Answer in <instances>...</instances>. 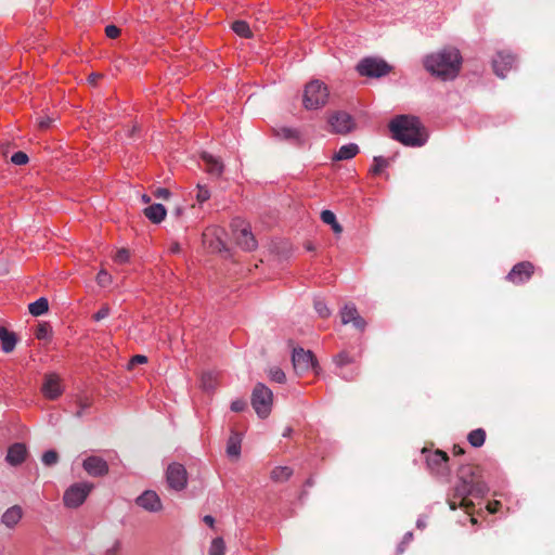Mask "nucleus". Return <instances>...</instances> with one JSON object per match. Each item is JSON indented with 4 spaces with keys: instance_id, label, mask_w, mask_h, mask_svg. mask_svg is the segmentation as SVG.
<instances>
[{
    "instance_id": "obj_1",
    "label": "nucleus",
    "mask_w": 555,
    "mask_h": 555,
    "mask_svg": "<svg viewBox=\"0 0 555 555\" xmlns=\"http://www.w3.org/2000/svg\"><path fill=\"white\" fill-rule=\"evenodd\" d=\"M489 488L482 480L481 469L475 465H464L459 469V482L454 487L452 498L448 499L450 509L462 507L468 515H473L475 504L468 496L483 498Z\"/></svg>"
},
{
    "instance_id": "obj_2",
    "label": "nucleus",
    "mask_w": 555,
    "mask_h": 555,
    "mask_svg": "<svg viewBox=\"0 0 555 555\" xmlns=\"http://www.w3.org/2000/svg\"><path fill=\"white\" fill-rule=\"evenodd\" d=\"M392 139L406 146H422L427 141V132L415 116L399 115L389 122Z\"/></svg>"
},
{
    "instance_id": "obj_3",
    "label": "nucleus",
    "mask_w": 555,
    "mask_h": 555,
    "mask_svg": "<svg viewBox=\"0 0 555 555\" xmlns=\"http://www.w3.org/2000/svg\"><path fill=\"white\" fill-rule=\"evenodd\" d=\"M425 68L442 80L454 79L462 66V56L455 48H444L426 56Z\"/></svg>"
},
{
    "instance_id": "obj_4",
    "label": "nucleus",
    "mask_w": 555,
    "mask_h": 555,
    "mask_svg": "<svg viewBox=\"0 0 555 555\" xmlns=\"http://www.w3.org/2000/svg\"><path fill=\"white\" fill-rule=\"evenodd\" d=\"M328 95L325 83L320 80H312L305 87L302 104L307 109H318L327 103Z\"/></svg>"
},
{
    "instance_id": "obj_5",
    "label": "nucleus",
    "mask_w": 555,
    "mask_h": 555,
    "mask_svg": "<svg viewBox=\"0 0 555 555\" xmlns=\"http://www.w3.org/2000/svg\"><path fill=\"white\" fill-rule=\"evenodd\" d=\"M250 401L257 415L266 418L271 412L273 393L266 385L258 383L254 387Z\"/></svg>"
},
{
    "instance_id": "obj_6",
    "label": "nucleus",
    "mask_w": 555,
    "mask_h": 555,
    "mask_svg": "<svg viewBox=\"0 0 555 555\" xmlns=\"http://www.w3.org/2000/svg\"><path fill=\"white\" fill-rule=\"evenodd\" d=\"M92 489L93 485L90 482H77L72 485L64 493V504L70 508L80 506Z\"/></svg>"
},
{
    "instance_id": "obj_7",
    "label": "nucleus",
    "mask_w": 555,
    "mask_h": 555,
    "mask_svg": "<svg viewBox=\"0 0 555 555\" xmlns=\"http://www.w3.org/2000/svg\"><path fill=\"white\" fill-rule=\"evenodd\" d=\"M390 66L383 60L365 57L358 65L357 70L361 76L379 78L390 72Z\"/></svg>"
},
{
    "instance_id": "obj_8",
    "label": "nucleus",
    "mask_w": 555,
    "mask_h": 555,
    "mask_svg": "<svg viewBox=\"0 0 555 555\" xmlns=\"http://www.w3.org/2000/svg\"><path fill=\"white\" fill-rule=\"evenodd\" d=\"M234 240L242 249L250 251L257 247V242L249 228L244 225V221L235 219L232 224Z\"/></svg>"
},
{
    "instance_id": "obj_9",
    "label": "nucleus",
    "mask_w": 555,
    "mask_h": 555,
    "mask_svg": "<svg viewBox=\"0 0 555 555\" xmlns=\"http://www.w3.org/2000/svg\"><path fill=\"white\" fill-rule=\"evenodd\" d=\"M294 370L298 375H301L309 370H315L318 366L317 360L311 351H306L302 348H295L292 357Z\"/></svg>"
},
{
    "instance_id": "obj_10",
    "label": "nucleus",
    "mask_w": 555,
    "mask_h": 555,
    "mask_svg": "<svg viewBox=\"0 0 555 555\" xmlns=\"http://www.w3.org/2000/svg\"><path fill=\"white\" fill-rule=\"evenodd\" d=\"M332 131L338 134H347L356 129V121L346 112H335L328 118Z\"/></svg>"
},
{
    "instance_id": "obj_11",
    "label": "nucleus",
    "mask_w": 555,
    "mask_h": 555,
    "mask_svg": "<svg viewBox=\"0 0 555 555\" xmlns=\"http://www.w3.org/2000/svg\"><path fill=\"white\" fill-rule=\"evenodd\" d=\"M166 479L171 489L180 491L186 486L188 473L182 464L172 463L167 468Z\"/></svg>"
},
{
    "instance_id": "obj_12",
    "label": "nucleus",
    "mask_w": 555,
    "mask_h": 555,
    "mask_svg": "<svg viewBox=\"0 0 555 555\" xmlns=\"http://www.w3.org/2000/svg\"><path fill=\"white\" fill-rule=\"evenodd\" d=\"M534 272V266L530 261H521L516 263L506 279L513 284H522L530 280Z\"/></svg>"
},
{
    "instance_id": "obj_13",
    "label": "nucleus",
    "mask_w": 555,
    "mask_h": 555,
    "mask_svg": "<svg viewBox=\"0 0 555 555\" xmlns=\"http://www.w3.org/2000/svg\"><path fill=\"white\" fill-rule=\"evenodd\" d=\"M449 456L442 450L428 452L426 463L431 473L443 475L448 470Z\"/></svg>"
},
{
    "instance_id": "obj_14",
    "label": "nucleus",
    "mask_w": 555,
    "mask_h": 555,
    "mask_svg": "<svg viewBox=\"0 0 555 555\" xmlns=\"http://www.w3.org/2000/svg\"><path fill=\"white\" fill-rule=\"evenodd\" d=\"M82 467L92 477H102L108 474V464L100 456H88L83 460Z\"/></svg>"
},
{
    "instance_id": "obj_15",
    "label": "nucleus",
    "mask_w": 555,
    "mask_h": 555,
    "mask_svg": "<svg viewBox=\"0 0 555 555\" xmlns=\"http://www.w3.org/2000/svg\"><path fill=\"white\" fill-rule=\"evenodd\" d=\"M43 396L50 400L59 398L63 388L61 385V377L55 373H49L44 376V382L41 387Z\"/></svg>"
},
{
    "instance_id": "obj_16",
    "label": "nucleus",
    "mask_w": 555,
    "mask_h": 555,
    "mask_svg": "<svg viewBox=\"0 0 555 555\" xmlns=\"http://www.w3.org/2000/svg\"><path fill=\"white\" fill-rule=\"evenodd\" d=\"M135 503L150 513H157L163 508L158 494L152 490L144 491L137 498Z\"/></svg>"
},
{
    "instance_id": "obj_17",
    "label": "nucleus",
    "mask_w": 555,
    "mask_h": 555,
    "mask_svg": "<svg viewBox=\"0 0 555 555\" xmlns=\"http://www.w3.org/2000/svg\"><path fill=\"white\" fill-rule=\"evenodd\" d=\"M340 317L343 324L352 323L359 331H364L366 326L365 320L358 313L353 304L346 305L340 312Z\"/></svg>"
},
{
    "instance_id": "obj_18",
    "label": "nucleus",
    "mask_w": 555,
    "mask_h": 555,
    "mask_svg": "<svg viewBox=\"0 0 555 555\" xmlns=\"http://www.w3.org/2000/svg\"><path fill=\"white\" fill-rule=\"evenodd\" d=\"M515 57L511 53L499 52L492 62L495 75L505 78L506 73L513 67Z\"/></svg>"
},
{
    "instance_id": "obj_19",
    "label": "nucleus",
    "mask_w": 555,
    "mask_h": 555,
    "mask_svg": "<svg viewBox=\"0 0 555 555\" xmlns=\"http://www.w3.org/2000/svg\"><path fill=\"white\" fill-rule=\"evenodd\" d=\"M27 454L26 446L21 442H15L9 447L5 461L11 466H18L25 462Z\"/></svg>"
},
{
    "instance_id": "obj_20",
    "label": "nucleus",
    "mask_w": 555,
    "mask_h": 555,
    "mask_svg": "<svg viewBox=\"0 0 555 555\" xmlns=\"http://www.w3.org/2000/svg\"><path fill=\"white\" fill-rule=\"evenodd\" d=\"M219 229H208L203 233V242L211 251L221 253L225 250V244L220 237Z\"/></svg>"
},
{
    "instance_id": "obj_21",
    "label": "nucleus",
    "mask_w": 555,
    "mask_h": 555,
    "mask_svg": "<svg viewBox=\"0 0 555 555\" xmlns=\"http://www.w3.org/2000/svg\"><path fill=\"white\" fill-rule=\"evenodd\" d=\"M23 514V508L20 505H13L3 513L1 522L7 528L13 529L22 519Z\"/></svg>"
},
{
    "instance_id": "obj_22",
    "label": "nucleus",
    "mask_w": 555,
    "mask_h": 555,
    "mask_svg": "<svg viewBox=\"0 0 555 555\" xmlns=\"http://www.w3.org/2000/svg\"><path fill=\"white\" fill-rule=\"evenodd\" d=\"M202 159L206 164V170L209 175L220 177L223 172V164L219 158L214 157L211 154L204 152Z\"/></svg>"
},
{
    "instance_id": "obj_23",
    "label": "nucleus",
    "mask_w": 555,
    "mask_h": 555,
    "mask_svg": "<svg viewBox=\"0 0 555 555\" xmlns=\"http://www.w3.org/2000/svg\"><path fill=\"white\" fill-rule=\"evenodd\" d=\"M0 341L3 352L10 353L14 350L17 343V338L15 333L10 332L4 326H0Z\"/></svg>"
},
{
    "instance_id": "obj_24",
    "label": "nucleus",
    "mask_w": 555,
    "mask_h": 555,
    "mask_svg": "<svg viewBox=\"0 0 555 555\" xmlns=\"http://www.w3.org/2000/svg\"><path fill=\"white\" fill-rule=\"evenodd\" d=\"M143 212L153 223H160L166 217V209L162 204L150 205Z\"/></svg>"
},
{
    "instance_id": "obj_25",
    "label": "nucleus",
    "mask_w": 555,
    "mask_h": 555,
    "mask_svg": "<svg viewBox=\"0 0 555 555\" xmlns=\"http://www.w3.org/2000/svg\"><path fill=\"white\" fill-rule=\"evenodd\" d=\"M359 153V146L356 143L343 145L332 157L335 162L353 158Z\"/></svg>"
},
{
    "instance_id": "obj_26",
    "label": "nucleus",
    "mask_w": 555,
    "mask_h": 555,
    "mask_svg": "<svg viewBox=\"0 0 555 555\" xmlns=\"http://www.w3.org/2000/svg\"><path fill=\"white\" fill-rule=\"evenodd\" d=\"M242 438L237 433H232L227 443V454L237 459L241 454Z\"/></svg>"
},
{
    "instance_id": "obj_27",
    "label": "nucleus",
    "mask_w": 555,
    "mask_h": 555,
    "mask_svg": "<svg viewBox=\"0 0 555 555\" xmlns=\"http://www.w3.org/2000/svg\"><path fill=\"white\" fill-rule=\"evenodd\" d=\"M49 309V301L44 297H40L36 301L28 305V311L34 317H39L46 313Z\"/></svg>"
},
{
    "instance_id": "obj_28",
    "label": "nucleus",
    "mask_w": 555,
    "mask_h": 555,
    "mask_svg": "<svg viewBox=\"0 0 555 555\" xmlns=\"http://www.w3.org/2000/svg\"><path fill=\"white\" fill-rule=\"evenodd\" d=\"M293 475L292 468L287 466H278L271 470V479L275 482H284Z\"/></svg>"
},
{
    "instance_id": "obj_29",
    "label": "nucleus",
    "mask_w": 555,
    "mask_h": 555,
    "mask_svg": "<svg viewBox=\"0 0 555 555\" xmlns=\"http://www.w3.org/2000/svg\"><path fill=\"white\" fill-rule=\"evenodd\" d=\"M232 30L240 37L251 38L253 31L247 22L238 20L232 23Z\"/></svg>"
},
{
    "instance_id": "obj_30",
    "label": "nucleus",
    "mask_w": 555,
    "mask_h": 555,
    "mask_svg": "<svg viewBox=\"0 0 555 555\" xmlns=\"http://www.w3.org/2000/svg\"><path fill=\"white\" fill-rule=\"evenodd\" d=\"M467 440L473 447L479 448L485 443L486 431L482 428L474 429L468 434Z\"/></svg>"
},
{
    "instance_id": "obj_31",
    "label": "nucleus",
    "mask_w": 555,
    "mask_h": 555,
    "mask_svg": "<svg viewBox=\"0 0 555 555\" xmlns=\"http://www.w3.org/2000/svg\"><path fill=\"white\" fill-rule=\"evenodd\" d=\"M201 383H202V387L206 391H210V390L215 389V387H216L217 375L212 372L203 373Z\"/></svg>"
},
{
    "instance_id": "obj_32",
    "label": "nucleus",
    "mask_w": 555,
    "mask_h": 555,
    "mask_svg": "<svg viewBox=\"0 0 555 555\" xmlns=\"http://www.w3.org/2000/svg\"><path fill=\"white\" fill-rule=\"evenodd\" d=\"M354 361H356V358L352 354H350L348 351H341L337 356L334 357V362L339 367L351 364Z\"/></svg>"
},
{
    "instance_id": "obj_33",
    "label": "nucleus",
    "mask_w": 555,
    "mask_h": 555,
    "mask_svg": "<svg viewBox=\"0 0 555 555\" xmlns=\"http://www.w3.org/2000/svg\"><path fill=\"white\" fill-rule=\"evenodd\" d=\"M225 544L222 538H216L211 541L209 555H224Z\"/></svg>"
},
{
    "instance_id": "obj_34",
    "label": "nucleus",
    "mask_w": 555,
    "mask_h": 555,
    "mask_svg": "<svg viewBox=\"0 0 555 555\" xmlns=\"http://www.w3.org/2000/svg\"><path fill=\"white\" fill-rule=\"evenodd\" d=\"M51 326L48 323H41L35 332L37 339H48L51 336Z\"/></svg>"
},
{
    "instance_id": "obj_35",
    "label": "nucleus",
    "mask_w": 555,
    "mask_h": 555,
    "mask_svg": "<svg viewBox=\"0 0 555 555\" xmlns=\"http://www.w3.org/2000/svg\"><path fill=\"white\" fill-rule=\"evenodd\" d=\"M276 134L285 140H297L299 138L297 130L286 127L276 130Z\"/></svg>"
},
{
    "instance_id": "obj_36",
    "label": "nucleus",
    "mask_w": 555,
    "mask_h": 555,
    "mask_svg": "<svg viewBox=\"0 0 555 555\" xmlns=\"http://www.w3.org/2000/svg\"><path fill=\"white\" fill-rule=\"evenodd\" d=\"M388 166V160L382 156L374 157V165L371 169L373 175H379Z\"/></svg>"
},
{
    "instance_id": "obj_37",
    "label": "nucleus",
    "mask_w": 555,
    "mask_h": 555,
    "mask_svg": "<svg viewBox=\"0 0 555 555\" xmlns=\"http://www.w3.org/2000/svg\"><path fill=\"white\" fill-rule=\"evenodd\" d=\"M59 461V454L54 450H49L42 454V463L46 466H52Z\"/></svg>"
},
{
    "instance_id": "obj_38",
    "label": "nucleus",
    "mask_w": 555,
    "mask_h": 555,
    "mask_svg": "<svg viewBox=\"0 0 555 555\" xmlns=\"http://www.w3.org/2000/svg\"><path fill=\"white\" fill-rule=\"evenodd\" d=\"M96 283L102 287L108 286L112 283L111 274L104 269L100 270L96 275Z\"/></svg>"
},
{
    "instance_id": "obj_39",
    "label": "nucleus",
    "mask_w": 555,
    "mask_h": 555,
    "mask_svg": "<svg viewBox=\"0 0 555 555\" xmlns=\"http://www.w3.org/2000/svg\"><path fill=\"white\" fill-rule=\"evenodd\" d=\"M210 198V192L205 185L197 184L196 201L199 204L207 202Z\"/></svg>"
},
{
    "instance_id": "obj_40",
    "label": "nucleus",
    "mask_w": 555,
    "mask_h": 555,
    "mask_svg": "<svg viewBox=\"0 0 555 555\" xmlns=\"http://www.w3.org/2000/svg\"><path fill=\"white\" fill-rule=\"evenodd\" d=\"M269 376L272 380L279 384H283L286 380L285 373L279 367L270 369Z\"/></svg>"
},
{
    "instance_id": "obj_41",
    "label": "nucleus",
    "mask_w": 555,
    "mask_h": 555,
    "mask_svg": "<svg viewBox=\"0 0 555 555\" xmlns=\"http://www.w3.org/2000/svg\"><path fill=\"white\" fill-rule=\"evenodd\" d=\"M314 309L319 313L321 318H327L331 314L330 309L322 300H315L314 301Z\"/></svg>"
},
{
    "instance_id": "obj_42",
    "label": "nucleus",
    "mask_w": 555,
    "mask_h": 555,
    "mask_svg": "<svg viewBox=\"0 0 555 555\" xmlns=\"http://www.w3.org/2000/svg\"><path fill=\"white\" fill-rule=\"evenodd\" d=\"M77 404L79 406V410L75 413V416L77 418H80L83 414V410L90 408V399L89 398H79L77 400Z\"/></svg>"
},
{
    "instance_id": "obj_43",
    "label": "nucleus",
    "mask_w": 555,
    "mask_h": 555,
    "mask_svg": "<svg viewBox=\"0 0 555 555\" xmlns=\"http://www.w3.org/2000/svg\"><path fill=\"white\" fill-rule=\"evenodd\" d=\"M11 162L15 165H25L28 163V156L24 152H16L12 155Z\"/></svg>"
},
{
    "instance_id": "obj_44",
    "label": "nucleus",
    "mask_w": 555,
    "mask_h": 555,
    "mask_svg": "<svg viewBox=\"0 0 555 555\" xmlns=\"http://www.w3.org/2000/svg\"><path fill=\"white\" fill-rule=\"evenodd\" d=\"M321 220H322L324 223H326V224H330V225H331L332 223H335V221H336V216H335V214H334L333 211H331V210H327V209H326V210H323V211L321 212Z\"/></svg>"
},
{
    "instance_id": "obj_45",
    "label": "nucleus",
    "mask_w": 555,
    "mask_h": 555,
    "mask_svg": "<svg viewBox=\"0 0 555 555\" xmlns=\"http://www.w3.org/2000/svg\"><path fill=\"white\" fill-rule=\"evenodd\" d=\"M147 362V358L143 354H137L131 358V360L128 363V369L131 370L138 364H143Z\"/></svg>"
},
{
    "instance_id": "obj_46",
    "label": "nucleus",
    "mask_w": 555,
    "mask_h": 555,
    "mask_svg": "<svg viewBox=\"0 0 555 555\" xmlns=\"http://www.w3.org/2000/svg\"><path fill=\"white\" fill-rule=\"evenodd\" d=\"M111 309L107 305H103L102 308L93 314L95 321H101L109 315Z\"/></svg>"
},
{
    "instance_id": "obj_47",
    "label": "nucleus",
    "mask_w": 555,
    "mask_h": 555,
    "mask_svg": "<svg viewBox=\"0 0 555 555\" xmlns=\"http://www.w3.org/2000/svg\"><path fill=\"white\" fill-rule=\"evenodd\" d=\"M129 256H130L129 250L126 248H121L116 253L115 261L120 262V263L127 262L129 259Z\"/></svg>"
},
{
    "instance_id": "obj_48",
    "label": "nucleus",
    "mask_w": 555,
    "mask_h": 555,
    "mask_svg": "<svg viewBox=\"0 0 555 555\" xmlns=\"http://www.w3.org/2000/svg\"><path fill=\"white\" fill-rule=\"evenodd\" d=\"M105 34L108 38L115 39L120 35V29L115 25H108L105 27Z\"/></svg>"
},
{
    "instance_id": "obj_49",
    "label": "nucleus",
    "mask_w": 555,
    "mask_h": 555,
    "mask_svg": "<svg viewBox=\"0 0 555 555\" xmlns=\"http://www.w3.org/2000/svg\"><path fill=\"white\" fill-rule=\"evenodd\" d=\"M245 408H246V402L242 399L234 400L231 403V410L233 412H242L245 410Z\"/></svg>"
},
{
    "instance_id": "obj_50",
    "label": "nucleus",
    "mask_w": 555,
    "mask_h": 555,
    "mask_svg": "<svg viewBox=\"0 0 555 555\" xmlns=\"http://www.w3.org/2000/svg\"><path fill=\"white\" fill-rule=\"evenodd\" d=\"M155 197L162 198V199H168L170 197V191L166 188H158L153 193Z\"/></svg>"
},
{
    "instance_id": "obj_51",
    "label": "nucleus",
    "mask_w": 555,
    "mask_h": 555,
    "mask_svg": "<svg viewBox=\"0 0 555 555\" xmlns=\"http://www.w3.org/2000/svg\"><path fill=\"white\" fill-rule=\"evenodd\" d=\"M52 122H53V119L51 117L47 116V117H40L38 119L37 124H38L39 129L46 130L51 126Z\"/></svg>"
},
{
    "instance_id": "obj_52",
    "label": "nucleus",
    "mask_w": 555,
    "mask_h": 555,
    "mask_svg": "<svg viewBox=\"0 0 555 555\" xmlns=\"http://www.w3.org/2000/svg\"><path fill=\"white\" fill-rule=\"evenodd\" d=\"M501 507V502L499 501H493V502H490L488 505H487V509L489 511V513L491 514H494L499 511V508Z\"/></svg>"
},
{
    "instance_id": "obj_53",
    "label": "nucleus",
    "mask_w": 555,
    "mask_h": 555,
    "mask_svg": "<svg viewBox=\"0 0 555 555\" xmlns=\"http://www.w3.org/2000/svg\"><path fill=\"white\" fill-rule=\"evenodd\" d=\"M331 227L336 234H340L343 232V227L337 222V220L335 223H332Z\"/></svg>"
},
{
    "instance_id": "obj_54",
    "label": "nucleus",
    "mask_w": 555,
    "mask_h": 555,
    "mask_svg": "<svg viewBox=\"0 0 555 555\" xmlns=\"http://www.w3.org/2000/svg\"><path fill=\"white\" fill-rule=\"evenodd\" d=\"M331 227L336 234H340L343 232V227L337 222V220L335 223H332Z\"/></svg>"
},
{
    "instance_id": "obj_55",
    "label": "nucleus",
    "mask_w": 555,
    "mask_h": 555,
    "mask_svg": "<svg viewBox=\"0 0 555 555\" xmlns=\"http://www.w3.org/2000/svg\"><path fill=\"white\" fill-rule=\"evenodd\" d=\"M203 520L209 527H214V525H215V518L212 516H210V515H206Z\"/></svg>"
},
{
    "instance_id": "obj_56",
    "label": "nucleus",
    "mask_w": 555,
    "mask_h": 555,
    "mask_svg": "<svg viewBox=\"0 0 555 555\" xmlns=\"http://www.w3.org/2000/svg\"><path fill=\"white\" fill-rule=\"evenodd\" d=\"M413 539V534L412 532H406L404 535H403V539H402V544H409Z\"/></svg>"
},
{
    "instance_id": "obj_57",
    "label": "nucleus",
    "mask_w": 555,
    "mask_h": 555,
    "mask_svg": "<svg viewBox=\"0 0 555 555\" xmlns=\"http://www.w3.org/2000/svg\"><path fill=\"white\" fill-rule=\"evenodd\" d=\"M464 454V449L457 444L453 447V455L459 456Z\"/></svg>"
},
{
    "instance_id": "obj_58",
    "label": "nucleus",
    "mask_w": 555,
    "mask_h": 555,
    "mask_svg": "<svg viewBox=\"0 0 555 555\" xmlns=\"http://www.w3.org/2000/svg\"><path fill=\"white\" fill-rule=\"evenodd\" d=\"M181 250V247H180V244L179 243H172L171 246H170V251L173 253V254H178L180 253Z\"/></svg>"
},
{
    "instance_id": "obj_59",
    "label": "nucleus",
    "mask_w": 555,
    "mask_h": 555,
    "mask_svg": "<svg viewBox=\"0 0 555 555\" xmlns=\"http://www.w3.org/2000/svg\"><path fill=\"white\" fill-rule=\"evenodd\" d=\"M99 78H101V75H100V74H91V75L89 76V78H88V79H89V81H90L91 83H95V81H96Z\"/></svg>"
},
{
    "instance_id": "obj_60",
    "label": "nucleus",
    "mask_w": 555,
    "mask_h": 555,
    "mask_svg": "<svg viewBox=\"0 0 555 555\" xmlns=\"http://www.w3.org/2000/svg\"><path fill=\"white\" fill-rule=\"evenodd\" d=\"M405 545L406 544H402V542L398 545V547H397V555H401V554L404 553Z\"/></svg>"
},
{
    "instance_id": "obj_61",
    "label": "nucleus",
    "mask_w": 555,
    "mask_h": 555,
    "mask_svg": "<svg viewBox=\"0 0 555 555\" xmlns=\"http://www.w3.org/2000/svg\"><path fill=\"white\" fill-rule=\"evenodd\" d=\"M118 554V544H116L113 548L107 551V555H117Z\"/></svg>"
},
{
    "instance_id": "obj_62",
    "label": "nucleus",
    "mask_w": 555,
    "mask_h": 555,
    "mask_svg": "<svg viewBox=\"0 0 555 555\" xmlns=\"http://www.w3.org/2000/svg\"><path fill=\"white\" fill-rule=\"evenodd\" d=\"M291 433H292V428H289V427H288V428H286V429H285V431L283 433V436H284V437H288V436L291 435Z\"/></svg>"
},
{
    "instance_id": "obj_63",
    "label": "nucleus",
    "mask_w": 555,
    "mask_h": 555,
    "mask_svg": "<svg viewBox=\"0 0 555 555\" xmlns=\"http://www.w3.org/2000/svg\"><path fill=\"white\" fill-rule=\"evenodd\" d=\"M142 201L145 203V204H149L151 198L147 196V195H143L142 196Z\"/></svg>"
},
{
    "instance_id": "obj_64",
    "label": "nucleus",
    "mask_w": 555,
    "mask_h": 555,
    "mask_svg": "<svg viewBox=\"0 0 555 555\" xmlns=\"http://www.w3.org/2000/svg\"><path fill=\"white\" fill-rule=\"evenodd\" d=\"M176 215H177V216H180V215H181V209H180V208H177V209H176Z\"/></svg>"
}]
</instances>
